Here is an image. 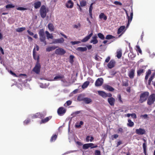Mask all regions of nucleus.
Returning <instances> with one entry per match:
<instances>
[{"mask_svg": "<svg viewBox=\"0 0 155 155\" xmlns=\"http://www.w3.org/2000/svg\"><path fill=\"white\" fill-rule=\"evenodd\" d=\"M149 95V93L148 92H144L142 93L140 96V98L139 100L140 102L142 103L145 101L147 99Z\"/></svg>", "mask_w": 155, "mask_h": 155, "instance_id": "nucleus-1", "label": "nucleus"}, {"mask_svg": "<svg viewBox=\"0 0 155 155\" xmlns=\"http://www.w3.org/2000/svg\"><path fill=\"white\" fill-rule=\"evenodd\" d=\"M47 12L46 7L44 5H42L40 10L41 17L43 18H45Z\"/></svg>", "mask_w": 155, "mask_h": 155, "instance_id": "nucleus-2", "label": "nucleus"}, {"mask_svg": "<svg viewBox=\"0 0 155 155\" xmlns=\"http://www.w3.org/2000/svg\"><path fill=\"white\" fill-rule=\"evenodd\" d=\"M155 101V94H151L149 97L147 103L149 105H151L154 103Z\"/></svg>", "mask_w": 155, "mask_h": 155, "instance_id": "nucleus-3", "label": "nucleus"}, {"mask_svg": "<svg viewBox=\"0 0 155 155\" xmlns=\"http://www.w3.org/2000/svg\"><path fill=\"white\" fill-rule=\"evenodd\" d=\"M41 65L40 62H36L35 67L33 69L32 71L36 74H39L40 71Z\"/></svg>", "mask_w": 155, "mask_h": 155, "instance_id": "nucleus-4", "label": "nucleus"}, {"mask_svg": "<svg viewBox=\"0 0 155 155\" xmlns=\"http://www.w3.org/2000/svg\"><path fill=\"white\" fill-rule=\"evenodd\" d=\"M55 52L57 54L62 55L66 53V51L61 48H58L56 49Z\"/></svg>", "mask_w": 155, "mask_h": 155, "instance_id": "nucleus-5", "label": "nucleus"}, {"mask_svg": "<svg viewBox=\"0 0 155 155\" xmlns=\"http://www.w3.org/2000/svg\"><path fill=\"white\" fill-rule=\"evenodd\" d=\"M66 109L63 107H59L58 109L57 113L60 116L63 115L66 112Z\"/></svg>", "mask_w": 155, "mask_h": 155, "instance_id": "nucleus-6", "label": "nucleus"}, {"mask_svg": "<svg viewBox=\"0 0 155 155\" xmlns=\"http://www.w3.org/2000/svg\"><path fill=\"white\" fill-rule=\"evenodd\" d=\"M33 58L37 60V62H40V57L39 55L37 54V52H36L35 48H34L33 51Z\"/></svg>", "mask_w": 155, "mask_h": 155, "instance_id": "nucleus-7", "label": "nucleus"}, {"mask_svg": "<svg viewBox=\"0 0 155 155\" xmlns=\"http://www.w3.org/2000/svg\"><path fill=\"white\" fill-rule=\"evenodd\" d=\"M135 132L136 134L139 135H142L146 134V131L145 130L142 128L136 129Z\"/></svg>", "mask_w": 155, "mask_h": 155, "instance_id": "nucleus-8", "label": "nucleus"}, {"mask_svg": "<svg viewBox=\"0 0 155 155\" xmlns=\"http://www.w3.org/2000/svg\"><path fill=\"white\" fill-rule=\"evenodd\" d=\"M104 80L102 78H98L95 82V85L97 87L101 86L103 84Z\"/></svg>", "mask_w": 155, "mask_h": 155, "instance_id": "nucleus-9", "label": "nucleus"}, {"mask_svg": "<svg viewBox=\"0 0 155 155\" xmlns=\"http://www.w3.org/2000/svg\"><path fill=\"white\" fill-rule=\"evenodd\" d=\"M74 5V3L71 0H68L65 4L66 7L69 8H72L73 7Z\"/></svg>", "mask_w": 155, "mask_h": 155, "instance_id": "nucleus-10", "label": "nucleus"}, {"mask_svg": "<svg viewBox=\"0 0 155 155\" xmlns=\"http://www.w3.org/2000/svg\"><path fill=\"white\" fill-rule=\"evenodd\" d=\"M127 18L128 19V22L127 25V26H129L130 23L131 22L133 16V11H131L130 13V17L128 16L127 13Z\"/></svg>", "mask_w": 155, "mask_h": 155, "instance_id": "nucleus-11", "label": "nucleus"}, {"mask_svg": "<svg viewBox=\"0 0 155 155\" xmlns=\"http://www.w3.org/2000/svg\"><path fill=\"white\" fill-rule=\"evenodd\" d=\"M64 40L63 38L57 39H54L52 43V44H58L60 43L61 44L64 42Z\"/></svg>", "mask_w": 155, "mask_h": 155, "instance_id": "nucleus-12", "label": "nucleus"}, {"mask_svg": "<svg viewBox=\"0 0 155 155\" xmlns=\"http://www.w3.org/2000/svg\"><path fill=\"white\" fill-rule=\"evenodd\" d=\"M38 34L40 37V40L41 39L45 38L44 31L43 29H41L38 32Z\"/></svg>", "mask_w": 155, "mask_h": 155, "instance_id": "nucleus-13", "label": "nucleus"}, {"mask_svg": "<svg viewBox=\"0 0 155 155\" xmlns=\"http://www.w3.org/2000/svg\"><path fill=\"white\" fill-rule=\"evenodd\" d=\"M115 101V99L113 97H109L107 99L108 103L111 106H114Z\"/></svg>", "mask_w": 155, "mask_h": 155, "instance_id": "nucleus-14", "label": "nucleus"}, {"mask_svg": "<svg viewBox=\"0 0 155 155\" xmlns=\"http://www.w3.org/2000/svg\"><path fill=\"white\" fill-rule=\"evenodd\" d=\"M135 71V70L134 69H132L129 71L128 76L130 79H132L134 78Z\"/></svg>", "mask_w": 155, "mask_h": 155, "instance_id": "nucleus-15", "label": "nucleus"}, {"mask_svg": "<svg viewBox=\"0 0 155 155\" xmlns=\"http://www.w3.org/2000/svg\"><path fill=\"white\" fill-rule=\"evenodd\" d=\"M93 35V31H92L91 32V33L88 35L87 36L84 38L81 41L82 42H86L88 41L89 39Z\"/></svg>", "mask_w": 155, "mask_h": 155, "instance_id": "nucleus-16", "label": "nucleus"}, {"mask_svg": "<svg viewBox=\"0 0 155 155\" xmlns=\"http://www.w3.org/2000/svg\"><path fill=\"white\" fill-rule=\"evenodd\" d=\"M52 118L51 116H50L46 117L45 119H42L40 121V124H44L47 122L49 120H50Z\"/></svg>", "mask_w": 155, "mask_h": 155, "instance_id": "nucleus-17", "label": "nucleus"}, {"mask_svg": "<svg viewBox=\"0 0 155 155\" xmlns=\"http://www.w3.org/2000/svg\"><path fill=\"white\" fill-rule=\"evenodd\" d=\"M97 37L96 35H94L92 37V39L90 41L91 43H93L94 44H97L98 41L97 39Z\"/></svg>", "mask_w": 155, "mask_h": 155, "instance_id": "nucleus-18", "label": "nucleus"}, {"mask_svg": "<svg viewBox=\"0 0 155 155\" xmlns=\"http://www.w3.org/2000/svg\"><path fill=\"white\" fill-rule=\"evenodd\" d=\"M115 63V62L113 60H110L107 64L108 67L110 69L113 68L114 66Z\"/></svg>", "mask_w": 155, "mask_h": 155, "instance_id": "nucleus-19", "label": "nucleus"}, {"mask_svg": "<svg viewBox=\"0 0 155 155\" xmlns=\"http://www.w3.org/2000/svg\"><path fill=\"white\" fill-rule=\"evenodd\" d=\"M104 88L106 90H108L110 91H113L114 90V88L107 84H105L104 85Z\"/></svg>", "mask_w": 155, "mask_h": 155, "instance_id": "nucleus-20", "label": "nucleus"}, {"mask_svg": "<svg viewBox=\"0 0 155 155\" xmlns=\"http://www.w3.org/2000/svg\"><path fill=\"white\" fill-rule=\"evenodd\" d=\"M64 76L63 75L60 74L55 77L54 78V80H58L59 79H62L64 78Z\"/></svg>", "mask_w": 155, "mask_h": 155, "instance_id": "nucleus-21", "label": "nucleus"}, {"mask_svg": "<svg viewBox=\"0 0 155 155\" xmlns=\"http://www.w3.org/2000/svg\"><path fill=\"white\" fill-rule=\"evenodd\" d=\"M41 5V3L40 1H38L34 4V7L35 9L39 8Z\"/></svg>", "mask_w": 155, "mask_h": 155, "instance_id": "nucleus-22", "label": "nucleus"}, {"mask_svg": "<svg viewBox=\"0 0 155 155\" xmlns=\"http://www.w3.org/2000/svg\"><path fill=\"white\" fill-rule=\"evenodd\" d=\"M99 18L100 19H103L104 21L107 20V16L105 15L104 13H101L99 15Z\"/></svg>", "mask_w": 155, "mask_h": 155, "instance_id": "nucleus-23", "label": "nucleus"}, {"mask_svg": "<svg viewBox=\"0 0 155 155\" xmlns=\"http://www.w3.org/2000/svg\"><path fill=\"white\" fill-rule=\"evenodd\" d=\"M48 28L49 30L51 31H53L54 30V27L52 23H49L48 25Z\"/></svg>", "mask_w": 155, "mask_h": 155, "instance_id": "nucleus-24", "label": "nucleus"}, {"mask_svg": "<svg viewBox=\"0 0 155 155\" xmlns=\"http://www.w3.org/2000/svg\"><path fill=\"white\" fill-rule=\"evenodd\" d=\"M76 50L78 51H81V52H83L84 51H85L87 50V48L86 47H78L76 49Z\"/></svg>", "mask_w": 155, "mask_h": 155, "instance_id": "nucleus-25", "label": "nucleus"}, {"mask_svg": "<svg viewBox=\"0 0 155 155\" xmlns=\"http://www.w3.org/2000/svg\"><path fill=\"white\" fill-rule=\"evenodd\" d=\"M98 93L101 96L103 97H106V93L105 92L99 91H98Z\"/></svg>", "mask_w": 155, "mask_h": 155, "instance_id": "nucleus-26", "label": "nucleus"}, {"mask_svg": "<svg viewBox=\"0 0 155 155\" xmlns=\"http://www.w3.org/2000/svg\"><path fill=\"white\" fill-rule=\"evenodd\" d=\"M45 33L46 34V36L48 39L50 38L51 39H53V36L52 34H50L48 31H45Z\"/></svg>", "mask_w": 155, "mask_h": 155, "instance_id": "nucleus-27", "label": "nucleus"}, {"mask_svg": "<svg viewBox=\"0 0 155 155\" xmlns=\"http://www.w3.org/2000/svg\"><path fill=\"white\" fill-rule=\"evenodd\" d=\"M86 104H88L92 102V100L89 98L85 97L83 101Z\"/></svg>", "mask_w": 155, "mask_h": 155, "instance_id": "nucleus-28", "label": "nucleus"}, {"mask_svg": "<svg viewBox=\"0 0 155 155\" xmlns=\"http://www.w3.org/2000/svg\"><path fill=\"white\" fill-rule=\"evenodd\" d=\"M80 4L82 7H85L87 4V2L85 0H82L80 1Z\"/></svg>", "mask_w": 155, "mask_h": 155, "instance_id": "nucleus-29", "label": "nucleus"}, {"mask_svg": "<svg viewBox=\"0 0 155 155\" xmlns=\"http://www.w3.org/2000/svg\"><path fill=\"white\" fill-rule=\"evenodd\" d=\"M125 26H121L120 28H119L118 30L117 33L118 34H120L125 29Z\"/></svg>", "mask_w": 155, "mask_h": 155, "instance_id": "nucleus-30", "label": "nucleus"}, {"mask_svg": "<svg viewBox=\"0 0 155 155\" xmlns=\"http://www.w3.org/2000/svg\"><path fill=\"white\" fill-rule=\"evenodd\" d=\"M128 123L127 124V125L128 127H132L134 126V123L131 120L128 119Z\"/></svg>", "mask_w": 155, "mask_h": 155, "instance_id": "nucleus-31", "label": "nucleus"}, {"mask_svg": "<svg viewBox=\"0 0 155 155\" xmlns=\"http://www.w3.org/2000/svg\"><path fill=\"white\" fill-rule=\"evenodd\" d=\"M89 81H86L85 82L82 86V87L83 89L86 88L89 84Z\"/></svg>", "mask_w": 155, "mask_h": 155, "instance_id": "nucleus-32", "label": "nucleus"}, {"mask_svg": "<svg viewBox=\"0 0 155 155\" xmlns=\"http://www.w3.org/2000/svg\"><path fill=\"white\" fill-rule=\"evenodd\" d=\"M143 153L144 154V155H147V146L146 145H145V143H143Z\"/></svg>", "mask_w": 155, "mask_h": 155, "instance_id": "nucleus-33", "label": "nucleus"}, {"mask_svg": "<svg viewBox=\"0 0 155 155\" xmlns=\"http://www.w3.org/2000/svg\"><path fill=\"white\" fill-rule=\"evenodd\" d=\"M84 97L83 95L81 94L78 96V97L77 100L79 101H84Z\"/></svg>", "mask_w": 155, "mask_h": 155, "instance_id": "nucleus-34", "label": "nucleus"}, {"mask_svg": "<svg viewBox=\"0 0 155 155\" xmlns=\"http://www.w3.org/2000/svg\"><path fill=\"white\" fill-rule=\"evenodd\" d=\"M84 123L82 121H80L79 123H76L75 127L76 128H80L81 127V125L83 124Z\"/></svg>", "mask_w": 155, "mask_h": 155, "instance_id": "nucleus-35", "label": "nucleus"}, {"mask_svg": "<svg viewBox=\"0 0 155 155\" xmlns=\"http://www.w3.org/2000/svg\"><path fill=\"white\" fill-rule=\"evenodd\" d=\"M117 57L119 59L122 56V51L121 50H119L117 52Z\"/></svg>", "mask_w": 155, "mask_h": 155, "instance_id": "nucleus-36", "label": "nucleus"}, {"mask_svg": "<svg viewBox=\"0 0 155 155\" xmlns=\"http://www.w3.org/2000/svg\"><path fill=\"white\" fill-rule=\"evenodd\" d=\"M89 145L90 144L89 143L84 144L83 146V148L84 150L87 149L90 147Z\"/></svg>", "mask_w": 155, "mask_h": 155, "instance_id": "nucleus-37", "label": "nucleus"}, {"mask_svg": "<svg viewBox=\"0 0 155 155\" xmlns=\"http://www.w3.org/2000/svg\"><path fill=\"white\" fill-rule=\"evenodd\" d=\"M57 137V136L56 134H54L52 136L51 138L50 141L51 142L55 141Z\"/></svg>", "mask_w": 155, "mask_h": 155, "instance_id": "nucleus-38", "label": "nucleus"}, {"mask_svg": "<svg viewBox=\"0 0 155 155\" xmlns=\"http://www.w3.org/2000/svg\"><path fill=\"white\" fill-rule=\"evenodd\" d=\"M25 29V27H21L20 28H18L16 29V31L18 32H20Z\"/></svg>", "mask_w": 155, "mask_h": 155, "instance_id": "nucleus-39", "label": "nucleus"}, {"mask_svg": "<svg viewBox=\"0 0 155 155\" xmlns=\"http://www.w3.org/2000/svg\"><path fill=\"white\" fill-rule=\"evenodd\" d=\"M98 37L102 40H104L105 38L104 35L102 33H99L97 34Z\"/></svg>", "mask_w": 155, "mask_h": 155, "instance_id": "nucleus-40", "label": "nucleus"}, {"mask_svg": "<svg viewBox=\"0 0 155 155\" xmlns=\"http://www.w3.org/2000/svg\"><path fill=\"white\" fill-rule=\"evenodd\" d=\"M72 103V101L71 100H68L67 101L66 103L64 104V106L65 107L66 106H69L71 105Z\"/></svg>", "mask_w": 155, "mask_h": 155, "instance_id": "nucleus-41", "label": "nucleus"}, {"mask_svg": "<svg viewBox=\"0 0 155 155\" xmlns=\"http://www.w3.org/2000/svg\"><path fill=\"white\" fill-rule=\"evenodd\" d=\"M143 72V70L142 69H139L137 71V75L138 76H140L141 74Z\"/></svg>", "mask_w": 155, "mask_h": 155, "instance_id": "nucleus-42", "label": "nucleus"}, {"mask_svg": "<svg viewBox=\"0 0 155 155\" xmlns=\"http://www.w3.org/2000/svg\"><path fill=\"white\" fill-rule=\"evenodd\" d=\"M15 6L12 4H8L5 6V8L7 9H8L15 7Z\"/></svg>", "mask_w": 155, "mask_h": 155, "instance_id": "nucleus-43", "label": "nucleus"}, {"mask_svg": "<svg viewBox=\"0 0 155 155\" xmlns=\"http://www.w3.org/2000/svg\"><path fill=\"white\" fill-rule=\"evenodd\" d=\"M39 113H36L33 115V116H32V119H35L36 118H39Z\"/></svg>", "mask_w": 155, "mask_h": 155, "instance_id": "nucleus-44", "label": "nucleus"}, {"mask_svg": "<svg viewBox=\"0 0 155 155\" xmlns=\"http://www.w3.org/2000/svg\"><path fill=\"white\" fill-rule=\"evenodd\" d=\"M46 115V113H39V118L41 119H43V118H44Z\"/></svg>", "mask_w": 155, "mask_h": 155, "instance_id": "nucleus-45", "label": "nucleus"}, {"mask_svg": "<svg viewBox=\"0 0 155 155\" xmlns=\"http://www.w3.org/2000/svg\"><path fill=\"white\" fill-rule=\"evenodd\" d=\"M136 50L137 51H138L141 54H142V51L140 48V47L138 45H137L136 46Z\"/></svg>", "mask_w": 155, "mask_h": 155, "instance_id": "nucleus-46", "label": "nucleus"}, {"mask_svg": "<svg viewBox=\"0 0 155 155\" xmlns=\"http://www.w3.org/2000/svg\"><path fill=\"white\" fill-rule=\"evenodd\" d=\"M114 38V37L112 35H107L106 37H105V38L106 39H113Z\"/></svg>", "mask_w": 155, "mask_h": 155, "instance_id": "nucleus-47", "label": "nucleus"}, {"mask_svg": "<svg viewBox=\"0 0 155 155\" xmlns=\"http://www.w3.org/2000/svg\"><path fill=\"white\" fill-rule=\"evenodd\" d=\"M117 97L118 98L119 101L121 103L123 104V101L122 100L121 95L120 94H119L117 95Z\"/></svg>", "mask_w": 155, "mask_h": 155, "instance_id": "nucleus-48", "label": "nucleus"}, {"mask_svg": "<svg viewBox=\"0 0 155 155\" xmlns=\"http://www.w3.org/2000/svg\"><path fill=\"white\" fill-rule=\"evenodd\" d=\"M154 77V75H152L151 76V77H150V78L148 82L149 85H150V84L151 82L152 81Z\"/></svg>", "mask_w": 155, "mask_h": 155, "instance_id": "nucleus-49", "label": "nucleus"}, {"mask_svg": "<svg viewBox=\"0 0 155 155\" xmlns=\"http://www.w3.org/2000/svg\"><path fill=\"white\" fill-rule=\"evenodd\" d=\"M18 10H25L27 9V8H25L22 7H18L16 8Z\"/></svg>", "mask_w": 155, "mask_h": 155, "instance_id": "nucleus-50", "label": "nucleus"}, {"mask_svg": "<svg viewBox=\"0 0 155 155\" xmlns=\"http://www.w3.org/2000/svg\"><path fill=\"white\" fill-rule=\"evenodd\" d=\"M89 143L90 144V145H89V147H91V149L96 148L97 147V145L94 146V144L93 143Z\"/></svg>", "mask_w": 155, "mask_h": 155, "instance_id": "nucleus-51", "label": "nucleus"}, {"mask_svg": "<svg viewBox=\"0 0 155 155\" xmlns=\"http://www.w3.org/2000/svg\"><path fill=\"white\" fill-rule=\"evenodd\" d=\"M74 57L73 55H71L70 56L69 58H70V62L72 63L74 62L73 59Z\"/></svg>", "mask_w": 155, "mask_h": 155, "instance_id": "nucleus-52", "label": "nucleus"}, {"mask_svg": "<svg viewBox=\"0 0 155 155\" xmlns=\"http://www.w3.org/2000/svg\"><path fill=\"white\" fill-rule=\"evenodd\" d=\"M123 132H124L123 129L121 127H120L117 130L118 133H120L122 134Z\"/></svg>", "mask_w": 155, "mask_h": 155, "instance_id": "nucleus-53", "label": "nucleus"}, {"mask_svg": "<svg viewBox=\"0 0 155 155\" xmlns=\"http://www.w3.org/2000/svg\"><path fill=\"white\" fill-rule=\"evenodd\" d=\"M114 3L115 5H118L121 6L122 5V3H121L120 2H119L117 1H114Z\"/></svg>", "mask_w": 155, "mask_h": 155, "instance_id": "nucleus-54", "label": "nucleus"}, {"mask_svg": "<svg viewBox=\"0 0 155 155\" xmlns=\"http://www.w3.org/2000/svg\"><path fill=\"white\" fill-rule=\"evenodd\" d=\"M122 86L125 87H127L129 85V84L128 81L123 82L122 84Z\"/></svg>", "mask_w": 155, "mask_h": 155, "instance_id": "nucleus-55", "label": "nucleus"}, {"mask_svg": "<svg viewBox=\"0 0 155 155\" xmlns=\"http://www.w3.org/2000/svg\"><path fill=\"white\" fill-rule=\"evenodd\" d=\"M80 42L79 41H71V43L73 45L78 44L80 43Z\"/></svg>", "mask_w": 155, "mask_h": 155, "instance_id": "nucleus-56", "label": "nucleus"}, {"mask_svg": "<svg viewBox=\"0 0 155 155\" xmlns=\"http://www.w3.org/2000/svg\"><path fill=\"white\" fill-rule=\"evenodd\" d=\"M95 155H101L100 151L98 150H95Z\"/></svg>", "mask_w": 155, "mask_h": 155, "instance_id": "nucleus-57", "label": "nucleus"}, {"mask_svg": "<svg viewBox=\"0 0 155 155\" xmlns=\"http://www.w3.org/2000/svg\"><path fill=\"white\" fill-rule=\"evenodd\" d=\"M118 136H119L118 134H115L111 136V138L113 139L114 138L115 139L118 137Z\"/></svg>", "mask_w": 155, "mask_h": 155, "instance_id": "nucleus-58", "label": "nucleus"}, {"mask_svg": "<svg viewBox=\"0 0 155 155\" xmlns=\"http://www.w3.org/2000/svg\"><path fill=\"white\" fill-rule=\"evenodd\" d=\"M30 122V120L29 119H27L25 120L24 122V123L25 125H27Z\"/></svg>", "mask_w": 155, "mask_h": 155, "instance_id": "nucleus-59", "label": "nucleus"}, {"mask_svg": "<svg viewBox=\"0 0 155 155\" xmlns=\"http://www.w3.org/2000/svg\"><path fill=\"white\" fill-rule=\"evenodd\" d=\"M93 5V3H92L90 5L89 8V12H92V10L93 9V7L92 5Z\"/></svg>", "mask_w": 155, "mask_h": 155, "instance_id": "nucleus-60", "label": "nucleus"}, {"mask_svg": "<svg viewBox=\"0 0 155 155\" xmlns=\"http://www.w3.org/2000/svg\"><path fill=\"white\" fill-rule=\"evenodd\" d=\"M40 41L41 42H44L45 45L47 44L46 41L45 40V38L41 39V40H40Z\"/></svg>", "mask_w": 155, "mask_h": 155, "instance_id": "nucleus-61", "label": "nucleus"}, {"mask_svg": "<svg viewBox=\"0 0 155 155\" xmlns=\"http://www.w3.org/2000/svg\"><path fill=\"white\" fill-rule=\"evenodd\" d=\"M131 117L134 119H136L137 118V116L135 114V113H132L131 114Z\"/></svg>", "mask_w": 155, "mask_h": 155, "instance_id": "nucleus-62", "label": "nucleus"}, {"mask_svg": "<svg viewBox=\"0 0 155 155\" xmlns=\"http://www.w3.org/2000/svg\"><path fill=\"white\" fill-rule=\"evenodd\" d=\"M151 71L150 69H149L148 71L146 73V75H147L149 76V75L151 74Z\"/></svg>", "mask_w": 155, "mask_h": 155, "instance_id": "nucleus-63", "label": "nucleus"}, {"mask_svg": "<svg viewBox=\"0 0 155 155\" xmlns=\"http://www.w3.org/2000/svg\"><path fill=\"white\" fill-rule=\"evenodd\" d=\"M27 32H28V34L32 36L33 35H34V33L33 32H31L29 30H28Z\"/></svg>", "mask_w": 155, "mask_h": 155, "instance_id": "nucleus-64", "label": "nucleus"}]
</instances>
